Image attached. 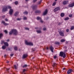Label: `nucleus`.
Instances as JSON below:
<instances>
[{
    "mask_svg": "<svg viewBox=\"0 0 74 74\" xmlns=\"http://www.w3.org/2000/svg\"><path fill=\"white\" fill-rule=\"evenodd\" d=\"M8 9H7V6L6 5H4L2 7V12L3 13L5 12H6L7 11Z\"/></svg>",
    "mask_w": 74,
    "mask_h": 74,
    "instance_id": "1",
    "label": "nucleus"
},
{
    "mask_svg": "<svg viewBox=\"0 0 74 74\" xmlns=\"http://www.w3.org/2000/svg\"><path fill=\"white\" fill-rule=\"evenodd\" d=\"M58 32H59L60 36H62V37H64V31H61L60 29H58Z\"/></svg>",
    "mask_w": 74,
    "mask_h": 74,
    "instance_id": "2",
    "label": "nucleus"
},
{
    "mask_svg": "<svg viewBox=\"0 0 74 74\" xmlns=\"http://www.w3.org/2000/svg\"><path fill=\"white\" fill-rule=\"evenodd\" d=\"M59 56L63 57V58H66V53H64V52H63V51L60 52Z\"/></svg>",
    "mask_w": 74,
    "mask_h": 74,
    "instance_id": "3",
    "label": "nucleus"
},
{
    "mask_svg": "<svg viewBox=\"0 0 74 74\" xmlns=\"http://www.w3.org/2000/svg\"><path fill=\"white\" fill-rule=\"evenodd\" d=\"M25 43L27 45H30V46H33V44L32 42H28L27 40H25Z\"/></svg>",
    "mask_w": 74,
    "mask_h": 74,
    "instance_id": "4",
    "label": "nucleus"
},
{
    "mask_svg": "<svg viewBox=\"0 0 74 74\" xmlns=\"http://www.w3.org/2000/svg\"><path fill=\"white\" fill-rule=\"evenodd\" d=\"M13 33L14 35H15V36H16L18 35V33L17 31L15 29H13Z\"/></svg>",
    "mask_w": 74,
    "mask_h": 74,
    "instance_id": "5",
    "label": "nucleus"
},
{
    "mask_svg": "<svg viewBox=\"0 0 74 74\" xmlns=\"http://www.w3.org/2000/svg\"><path fill=\"white\" fill-rule=\"evenodd\" d=\"M60 10V8H59V7H58L55 8L54 9V12H56L57 11H58Z\"/></svg>",
    "mask_w": 74,
    "mask_h": 74,
    "instance_id": "6",
    "label": "nucleus"
},
{
    "mask_svg": "<svg viewBox=\"0 0 74 74\" xmlns=\"http://www.w3.org/2000/svg\"><path fill=\"white\" fill-rule=\"evenodd\" d=\"M32 7L33 10H36V9L37 8V6L36 5H32Z\"/></svg>",
    "mask_w": 74,
    "mask_h": 74,
    "instance_id": "7",
    "label": "nucleus"
},
{
    "mask_svg": "<svg viewBox=\"0 0 74 74\" xmlns=\"http://www.w3.org/2000/svg\"><path fill=\"white\" fill-rule=\"evenodd\" d=\"M68 6L69 7H71V8H73L74 6V3H72L71 4H69L68 5Z\"/></svg>",
    "mask_w": 74,
    "mask_h": 74,
    "instance_id": "8",
    "label": "nucleus"
},
{
    "mask_svg": "<svg viewBox=\"0 0 74 74\" xmlns=\"http://www.w3.org/2000/svg\"><path fill=\"white\" fill-rule=\"evenodd\" d=\"M48 13V10L46 9L45 11V12L43 13V15H45L47 14Z\"/></svg>",
    "mask_w": 74,
    "mask_h": 74,
    "instance_id": "9",
    "label": "nucleus"
},
{
    "mask_svg": "<svg viewBox=\"0 0 74 74\" xmlns=\"http://www.w3.org/2000/svg\"><path fill=\"white\" fill-rule=\"evenodd\" d=\"M27 56H28V55H27V54H24L23 57V59H25V58H27Z\"/></svg>",
    "mask_w": 74,
    "mask_h": 74,
    "instance_id": "10",
    "label": "nucleus"
},
{
    "mask_svg": "<svg viewBox=\"0 0 74 74\" xmlns=\"http://www.w3.org/2000/svg\"><path fill=\"white\" fill-rule=\"evenodd\" d=\"M49 49L52 52H53V46H52L51 45L50 47H49Z\"/></svg>",
    "mask_w": 74,
    "mask_h": 74,
    "instance_id": "11",
    "label": "nucleus"
},
{
    "mask_svg": "<svg viewBox=\"0 0 74 74\" xmlns=\"http://www.w3.org/2000/svg\"><path fill=\"white\" fill-rule=\"evenodd\" d=\"M13 12V10H12V9H10L9 12V14L11 15L12 14Z\"/></svg>",
    "mask_w": 74,
    "mask_h": 74,
    "instance_id": "12",
    "label": "nucleus"
},
{
    "mask_svg": "<svg viewBox=\"0 0 74 74\" xmlns=\"http://www.w3.org/2000/svg\"><path fill=\"white\" fill-rule=\"evenodd\" d=\"M69 3V1L68 0L64 1L63 3V5H66V4H67Z\"/></svg>",
    "mask_w": 74,
    "mask_h": 74,
    "instance_id": "13",
    "label": "nucleus"
},
{
    "mask_svg": "<svg viewBox=\"0 0 74 74\" xmlns=\"http://www.w3.org/2000/svg\"><path fill=\"white\" fill-rule=\"evenodd\" d=\"M12 49V48L11 47H9L7 49H6V51H11Z\"/></svg>",
    "mask_w": 74,
    "mask_h": 74,
    "instance_id": "14",
    "label": "nucleus"
},
{
    "mask_svg": "<svg viewBox=\"0 0 74 74\" xmlns=\"http://www.w3.org/2000/svg\"><path fill=\"white\" fill-rule=\"evenodd\" d=\"M4 44L5 47V46H6V47H8L9 45V44H8V43L7 42H4Z\"/></svg>",
    "mask_w": 74,
    "mask_h": 74,
    "instance_id": "15",
    "label": "nucleus"
},
{
    "mask_svg": "<svg viewBox=\"0 0 74 74\" xmlns=\"http://www.w3.org/2000/svg\"><path fill=\"white\" fill-rule=\"evenodd\" d=\"M41 12V11L39 10H37L35 11V14H40Z\"/></svg>",
    "mask_w": 74,
    "mask_h": 74,
    "instance_id": "16",
    "label": "nucleus"
},
{
    "mask_svg": "<svg viewBox=\"0 0 74 74\" xmlns=\"http://www.w3.org/2000/svg\"><path fill=\"white\" fill-rule=\"evenodd\" d=\"M18 14H19V12L18 11H16L14 13V16H17Z\"/></svg>",
    "mask_w": 74,
    "mask_h": 74,
    "instance_id": "17",
    "label": "nucleus"
},
{
    "mask_svg": "<svg viewBox=\"0 0 74 74\" xmlns=\"http://www.w3.org/2000/svg\"><path fill=\"white\" fill-rule=\"evenodd\" d=\"M36 32L37 33H38L39 34H40V33H42V32L41 31V30H37L36 31Z\"/></svg>",
    "mask_w": 74,
    "mask_h": 74,
    "instance_id": "18",
    "label": "nucleus"
},
{
    "mask_svg": "<svg viewBox=\"0 0 74 74\" xmlns=\"http://www.w3.org/2000/svg\"><path fill=\"white\" fill-rule=\"evenodd\" d=\"M13 29H12L9 32V34L10 35H11L12 33H13Z\"/></svg>",
    "mask_w": 74,
    "mask_h": 74,
    "instance_id": "19",
    "label": "nucleus"
},
{
    "mask_svg": "<svg viewBox=\"0 0 74 74\" xmlns=\"http://www.w3.org/2000/svg\"><path fill=\"white\" fill-rule=\"evenodd\" d=\"M55 44H56V45H60V43L59 42L56 41Z\"/></svg>",
    "mask_w": 74,
    "mask_h": 74,
    "instance_id": "20",
    "label": "nucleus"
},
{
    "mask_svg": "<svg viewBox=\"0 0 74 74\" xmlns=\"http://www.w3.org/2000/svg\"><path fill=\"white\" fill-rule=\"evenodd\" d=\"M64 15H65V14L64 13H61L60 14V16L61 17H63Z\"/></svg>",
    "mask_w": 74,
    "mask_h": 74,
    "instance_id": "21",
    "label": "nucleus"
},
{
    "mask_svg": "<svg viewBox=\"0 0 74 74\" xmlns=\"http://www.w3.org/2000/svg\"><path fill=\"white\" fill-rule=\"evenodd\" d=\"M23 14L24 15H27L28 14V12L27 11H25L24 12H23Z\"/></svg>",
    "mask_w": 74,
    "mask_h": 74,
    "instance_id": "22",
    "label": "nucleus"
},
{
    "mask_svg": "<svg viewBox=\"0 0 74 74\" xmlns=\"http://www.w3.org/2000/svg\"><path fill=\"white\" fill-rule=\"evenodd\" d=\"M66 40L64 39H62L61 40V42H65Z\"/></svg>",
    "mask_w": 74,
    "mask_h": 74,
    "instance_id": "23",
    "label": "nucleus"
},
{
    "mask_svg": "<svg viewBox=\"0 0 74 74\" xmlns=\"http://www.w3.org/2000/svg\"><path fill=\"white\" fill-rule=\"evenodd\" d=\"M36 18H37V21H39V20H40H40H41V18L40 17H38V16Z\"/></svg>",
    "mask_w": 74,
    "mask_h": 74,
    "instance_id": "24",
    "label": "nucleus"
},
{
    "mask_svg": "<svg viewBox=\"0 0 74 74\" xmlns=\"http://www.w3.org/2000/svg\"><path fill=\"white\" fill-rule=\"evenodd\" d=\"M2 49L4 50L5 49V48H6V47H5V46L3 45L2 47Z\"/></svg>",
    "mask_w": 74,
    "mask_h": 74,
    "instance_id": "25",
    "label": "nucleus"
},
{
    "mask_svg": "<svg viewBox=\"0 0 74 74\" xmlns=\"http://www.w3.org/2000/svg\"><path fill=\"white\" fill-rule=\"evenodd\" d=\"M7 8V9H11V6H10V5H7L6 6Z\"/></svg>",
    "mask_w": 74,
    "mask_h": 74,
    "instance_id": "26",
    "label": "nucleus"
},
{
    "mask_svg": "<svg viewBox=\"0 0 74 74\" xmlns=\"http://www.w3.org/2000/svg\"><path fill=\"white\" fill-rule=\"evenodd\" d=\"M4 40H2L1 41V45H3V44H4Z\"/></svg>",
    "mask_w": 74,
    "mask_h": 74,
    "instance_id": "27",
    "label": "nucleus"
},
{
    "mask_svg": "<svg viewBox=\"0 0 74 74\" xmlns=\"http://www.w3.org/2000/svg\"><path fill=\"white\" fill-rule=\"evenodd\" d=\"M69 17H66L64 18V21H67V20H69Z\"/></svg>",
    "mask_w": 74,
    "mask_h": 74,
    "instance_id": "28",
    "label": "nucleus"
},
{
    "mask_svg": "<svg viewBox=\"0 0 74 74\" xmlns=\"http://www.w3.org/2000/svg\"><path fill=\"white\" fill-rule=\"evenodd\" d=\"M14 49L15 51H17L18 50V48L16 46H15Z\"/></svg>",
    "mask_w": 74,
    "mask_h": 74,
    "instance_id": "29",
    "label": "nucleus"
},
{
    "mask_svg": "<svg viewBox=\"0 0 74 74\" xmlns=\"http://www.w3.org/2000/svg\"><path fill=\"white\" fill-rule=\"evenodd\" d=\"M27 66V64H24L23 66V68H25V67L26 68V67Z\"/></svg>",
    "mask_w": 74,
    "mask_h": 74,
    "instance_id": "30",
    "label": "nucleus"
},
{
    "mask_svg": "<svg viewBox=\"0 0 74 74\" xmlns=\"http://www.w3.org/2000/svg\"><path fill=\"white\" fill-rule=\"evenodd\" d=\"M74 29V26H73L71 27V30H73Z\"/></svg>",
    "mask_w": 74,
    "mask_h": 74,
    "instance_id": "31",
    "label": "nucleus"
},
{
    "mask_svg": "<svg viewBox=\"0 0 74 74\" xmlns=\"http://www.w3.org/2000/svg\"><path fill=\"white\" fill-rule=\"evenodd\" d=\"M56 2H54L53 4V6H54V7L55 5H56Z\"/></svg>",
    "mask_w": 74,
    "mask_h": 74,
    "instance_id": "32",
    "label": "nucleus"
},
{
    "mask_svg": "<svg viewBox=\"0 0 74 74\" xmlns=\"http://www.w3.org/2000/svg\"><path fill=\"white\" fill-rule=\"evenodd\" d=\"M27 17H26L24 16L23 18V20H27Z\"/></svg>",
    "mask_w": 74,
    "mask_h": 74,
    "instance_id": "33",
    "label": "nucleus"
},
{
    "mask_svg": "<svg viewBox=\"0 0 74 74\" xmlns=\"http://www.w3.org/2000/svg\"><path fill=\"white\" fill-rule=\"evenodd\" d=\"M4 26H7L8 25H9V24L5 23L4 24Z\"/></svg>",
    "mask_w": 74,
    "mask_h": 74,
    "instance_id": "34",
    "label": "nucleus"
},
{
    "mask_svg": "<svg viewBox=\"0 0 74 74\" xmlns=\"http://www.w3.org/2000/svg\"><path fill=\"white\" fill-rule=\"evenodd\" d=\"M57 64L56 63H53V64L52 65V66H53V67H55Z\"/></svg>",
    "mask_w": 74,
    "mask_h": 74,
    "instance_id": "35",
    "label": "nucleus"
},
{
    "mask_svg": "<svg viewBox=\"0 0 74 74\" xmlns=\"http://www.w3.org/2000/svg\"><path fill=\"white\" fill-rule=\"evenodd\" d=\"M14 3L15 4V5H17V4H18V1H16L14 2Z\"/></svg>",
    "mask_w": 74,
    "mask_h": 74,
    "instance_id": "36",
    "label": "nucleus"
},
{
    "mask_svg": "<svg viewBox=\"0 0 74 74\" xmlns=\"http://www.w3.org/2000/svg\"><path fill=\"white\" fill-rule=\"evenodd\" d=\"M3 34L2 33L0 34V38H1L2 37H3Z\"/></svg>",
    "mask_w": 74,
    "mask_h": 74,
    "instance_id": "37",
    "label": "nucleus"
},
{
    "mask_svg": "<svg viewBox=\"0 0 74 74\" xmlns=\"http://www.w3.org/2000/svg\"><path fill=\"white\" fill-rule=\"evenodd\" d=\"M22 20V18H18L16 19L17 21H21V20Z\"/></svg>",
    "mask_w": 74,
    "mask_h": 74,
    "instance_id": "38",
    "label": "nucleus"
},
{
    "mask_svg": "<svg viewBox=\"0 0 74 74\" xmlns=\"http://www.w3.org/2000/svg\"><path fill=\"white\" fill-rule=\"evenodd\" d=\"M4 32H5V33L6 34H7V33H8V32H7V30H4Z\"/></svg>",
    "mask_w": 74,
    "mask_h": 74,
    "instance_id": "39",
    "label": "nucleus"
},
{
    "mask_svg": "<svg viewBox=\"0 0 74 74\" xmlns=\"http://www.w3.org/2000/svg\"><path fill=\"white\" fill-rule=\"evenodd\" d=\"M14 67L15 70H16V65H14Z\"/></svg>",
    "mask_w": 74,
    "mask_h": 74,
    "instance_id": "40",
    "label": "nucleus"
},
{
    "mask_svg": "<svg viewBox=\"0 0 74 74\" xmlns=\"http://www.w3.org/2000/svg\"><path fill=\"white\" fill-rule=\"evenodd\" d=\"M25 30H29V28L27 27L25 28Z\"/></svg>",
    "mask_w": 74,
    "mask_h": 74,
    "instance_id": "41",
    "label": "nucleus"
},
{
    "mask_svg": "<svg viewBox=\"0 0 74 74\" xmlns=\"http://www.w3.org/2000/svg\"><path fill=\"white\" fill-rule=\"evenodd\" d=\"M14 55V54L12 53L10 54V56L11 57H12V56H13V55Z\"/></svg>",
    "mask_w": 74,
    "mask_h": 74,
    "instance_id": "42",
    "label": "nucleus"
},
{
    "mask_svg": "<svg viewBox=\"0 0 74 74\" xmlns=\"http://www.w3.org/2000/svg\"><path fill=\"white\" fill-rule=\"evenodd\" d=\"M69 17H70V18H71V17H72V16H73V15L71 14H69Z\"/></svg>",
    "mask_w": 74,
    "mask_h": 74,
    "instance_id": "43",
    "label": "nucleus"
},
{
    "mask_svg": "<svg viewBox=\"0 0 74 74\" xmlns=\"http://www.w3.org/2000/svg\"><path fill=\"white\" fill-rule=\"evenodd\" d=\"M1 23H3V25H4V23H5V22L4 21H2Z\"/></svg>",
    "mask_w": 74,
    "mask_h": 74,
    "instance_id": "44",
    "label": "nucleus"
},
{
    "mask_svg": "<svg viewBox=\"0 0 74 74\" xmlns=\"http://www.w3.org/2000/svg\"><path fill=\"white\" fill-rule=\"evenodd\" d=\"M10 68H8V69H6L7 71H8V73H9V70H10Z\"/></svg>",
    "mask_w": 74,
    "mask_h": 74,
    "instance_id": "45",
    "label": "nucleus"
},
{
    "mask_svg": "<svg viewBox=\"0 0 74 74\" xmlns=\"http://www.w3.org/2000/svg\"><path fill=\"white\" fill-rule=\"evenodd\" d=\"M43 30H44V31L46 30H47V28H46L45 27H44L43 28Z\"/></svg>",
    "mask_w": 74,
    "mask_h": 74,
    "instance_id": "46",
    "label": "nucleus"
},
{
    "mask_svg": "<svg viewBox=\"0 0 74 74\" xmlns=\"http://www.w3.org/2000/svg\"><path fill=\"white\" fill-rule=\"evenodd\" d=\"M70 30L69 29H66V32H69V31Z\"/></svg>",
    "mask_w": 74,
    "mask_h": 74,
    "instance_id": "47",
    "label": "nucleus"
},
{
    "mask_svg": "<svg viewBox=\"0 0 74 74\" xmlns=\"http://www.w3.org/2000/svg\"><path fill=\"white\" fill-rule=\"evenodd\" d=\"M56 58H57V56H55L53 57L54 59H56Z\"/></svg>",
    "mask_w": 74,
    "mask_h": 74,
    "instance_id": "48",
    "label": "nucleus"
},
{
    "mask_svg": "<svg viewBox=\"0 0 74 74\" xmlns=\"http://www.w3.org/2000/svg\"><path fill=\"white\" fill-rule=\"evenodd\" d=\"M39 29V27H36L35 28V29Z\"/></svg>",
    "mask_w": 74,
    "mask_h": 74,
    "instance_id": "49",
    "label": "nucleus"
},
{
    "mask_svg": "<svg viewBox=\"0 0 74 74\" xmlns=\"http://www.w3.org/2000/svg\"><path fill=\"white\" fill-rule=\"evenodd\" d=\"M37 0H33V3H35V2H36V1Z\"/></svg>",
    "mask_w": 74,
    "mask_h": 74,
    "instance_id": "50",
    "label": "nucleus"
},
{
    "mask_svg": "<svg viewBox=\"0 0 74 74\" xmlns=\"http://www.w3.org/2000/svg\"><path fill=\"white\" fill-rule=\"evenodd\" d=\"M5 15H3V16H2V18L3 19H4V18H5Z\"/></svg>",
    "mask_w": 74,
    "mask_h": 74,
    "instance_id": "51",
    "label": "nucleus"
},
{
    "mask_svg": "<svg viewBox=\"0 0 74 74\" xmlns=\"http://www.w3.org/2000/svg\"><path fill=\"white\" fill-rule=\"evenodd\" d=\"M34 51H35V49H32V52H34Z\"/></svg>",
    "mask_w": 74,
    "mask_h": 74,
    "instance_id": "52",
    "label": "nucleus"
},
{
    "mask_svg": "<svg viewBox=\"0 0 74 74\" xmlns=\"http://www.w3.org/2000/svg\"><path fill=\"white\" fill-rule=\"evenodd\" d=\"M5 21L7 22H8V19L7 18H6L5 19Z\"/></svg>",
    "mask_w": 74,
    "mask_h": 74,
    "instance_id": "53",
    "label": "nucleus"
},
{
    "mask_svg": "<svg viewBox=\"0 0 74 74\" xmlns=\"http://www.w3.org/2000/svg\"><path fill=\"white\" fill-rule=\"evenodd\" d=\"M67 52V50H64V53H66V52Z\"/></svg>",
    "mask_w": 74,
    "mask_h": 74,
    "instance_id": "54",
    "label": "nucleus"
},
{
    "mask_svg": "<svg viewBox=\"0 0 74 74\" xmlns=\"http://www.w3.org/2000/svg\"><path fill=\"white\" fill-rule=\"evenodd\" d=\"M25 71H26V69H23V72L24 73V72Z\"/></svg>",
    "mask_w": 74,
    "mask_h": 74,
    "instance_id": "55",
    "label": "nucleus"
},
{
    "mask_svg": "<svg viewBox=\"0 0 74 74\" xmlns=\"http://www.w3.org/2000/svg\"><path fill=\"white\" fill-rule=\"evenodd\" d=\"M42 1L41 0H40L39 2V4H40V3H41V1Z\"/></svg>",
    "mask_w": 74,
    "mask_h": 74,
    "instance_id": "56",
    "label": "nucleus"
},
{
    "mask_svg": "<svg viewBox=\"0 0 74 74\" xmlns=\"http://www.w3.org/2000/svg\"><path fill=\"white\" fill-rule=\"evenodd\" d=\"M40 22H41L42 23H43V21H42V19L41 20H40Z\"/></svg>",
    "mask_w": 74,
    "mask_h": 74,
    "instance_id": "57",
    "label": "nucleus"
},
{
    "mask_svg": "<svg viewBox=\"0 0 74 74\" xmlns=\"http://www.w3.org/2000/svg\"><path fill=\"white\" fill-rule=\"evenodd\" d=\"M64 48L65 49H67V46H65L64 47Z\"/></svg>",
    "mask_w": 74,
    "mask_h": 74,
    "instance_id": "58",
    "label": "nucleus"
},
{
    "mask_svg": "<svg viewBox=\"0 0 74 74\" xmlns=\"http://www.w3.org/2000/svg\"><path fill=\"white\" fill-rule=\"evenodd\" d=\"M6 41L7 42H8L9 41H10V40L9 39H8V40H6Z\"/></svg>",
    "mask_w": 74,
    "mask_h": 74,
    "instance_id": "59",
    "label": "nucleus"
},
{
    "mask_svg": "<svg viewBox=\"0 0 74 74\" xmlns=\"http://www.w3.org/2000/svg\"><path fill=\"white\" fill-rule=\"evenodd\" d=\"M66 70V68H64L63 69V70Z\"/></svg>",
    "mask_w": 74,
    "mask_h": 74,
    "instance_id": "60",
    "label": "nucleus"
},
{
    "mask_svg": "<svg viewBox=\"0 0 74 74\" xmlns=\"http://www.w3.org/2000/svg\"><path fill=\"white\" fill-rule=\"evenodd\" d=\"M61 25V23H58V25Z\"/></svg>",
    "mask_w": 74,
    "mask_h": 74,
    "instance_id": "61",
    "label": "nucleus"
},
{
    "mask_svg": "<svg viewBox=\"0 0 74 74\" xmlns=\"http://www.w3.org/2000/svg\"><path fill=\"white\" fill-rule=\"evenodd\" d=\"M46 49H47V50H48V49H49V48H48V47H47Z\"/></svg>",
    "mask_w": 74,
    "mask_h": 74,
    "instance_id": "62",
    "label": "nucleus"
},
{
    "mask_svg": "<svg viewBox=\"0 0 74 74\" xmlns=\"http://www.w3.org/2000/svg\"><path fill=\"white\" fill-rule=\"evenodd\" d=\"M29 1V0H25V1Z\"/></svg>",
    "mask_w": 74,
    "mask_h": 74,
    "instance_id": "63",
    "label": "nucleus"
},
{
    "mask_svg": "<svg viewBox=\"0 0 74 74\" xmlns=\"http://www.w3.org/2000/svg\"><path fill=\"white\" fill-rule=\"evenodd\" d=\"M34 59V57H32V59Z\"/></svg>",
    "mask_w": 74,
    "mask_h": 74,
    "instance_id": "64",
    "label": "nucleus"
}]
</instances>
